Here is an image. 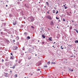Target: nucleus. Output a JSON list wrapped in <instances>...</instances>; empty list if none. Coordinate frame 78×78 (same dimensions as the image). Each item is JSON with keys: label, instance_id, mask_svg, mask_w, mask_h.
Listing matches in <instances>:
<instances>
[{"label": "nucleus", "instance_id": "9", "mask_svg": "<svg viewBox=\"0 0 78 78\" xmlns=\"http://www.w3.org/2000/svg\"><path fill=\"white\" fill-rule=\"evenodd\" d=\"M21 55H22V56H22V57H23V55H24V54H23V52H21Z\"/></svg>", "mask_w": 78, "mask_h": 78}, {"label": "nucleus", "instance_id": "32", "mask_svg": "<svg viewBox=\"0 0 78 78\" xmlns=\"http://www.w3.org/2000/svg\"><path fill=\"white\" fill-rule=\"evenodd\" d=\"M3 25H4V26H5V25H6V24L5 23H3Z\"/></svg>", "mask_w": 78, "mask_h": 78}, {"label": "nucleus", "instance_id": "56", "mask_svg": "<svg viewBox=\"0 0 78 78\" xmlns=\"http://www.w3.org/2000/svg\"><path fill=\"white\" fill-rule=\"evenodd\" d=\"M40 32H41V33H42V31H40Z\"/></svg>", "mask_w": 78, "mask_h": 78}, {"label": "nucleus", "instance_id": "22", "mask_svg": "<svg viewBox=\"0 0 78 78\" xmlns=\"http://www.w3.org/2000/svg\"><path fill=\"white\" fill-rule=\"evenodd\" d=\"M24 34L25 35H27V32H24Z\"/></svg>", "mask_w": 78, "mask_h": 78}, {"label": "nucleus", "instance_id": "39", "mask_svg": "<svg viewBox=\"0 0 78 78\" xmlns=\"http://www.w3.org/2000/svg\"><path fill=\"white\" fill-rule=\"evenodd\" d=\"M70 71L71 72H73V69H71V70H70Z\"/></svg>", "mask_w": 78, "mask_h": 78}, {"label": "nucleus", "instance_id": "26", "mask_svg": "<svg viewBox=\"0 0 78 78\" xmlns=\"http://www.w3.org/2000/svg\"><path fill=\"white\" fill-rule=\"evenodd\" d=\"M31 57H28V59H29V60H30V59H31Z\"/></svg>", "mask_w": 78, "mask_h": 78}, {"label": "nucleus", "instance_id": "20", "mask_svg": "<svg viewBox=\"0 0 78 78\" xmlns=\"http://www.w3.org/2000/svg\"><path fill=\"white\" fill-rule=\"evenodd\" d=\"M72 28V26H71L69 27V29L70 30H71Z\"/></svg>", "mask_w": 78, "mask_h": 78}, {"label": "nucleus", "instance_id": "7", "mask_svg": "<svg viewBox=\"0 0 78 78\" xmlns=\"http://www.w3.org/2000/svg\"><path fill=\"white\" fill-rule=\"evenodd\" d=\"M13 24V25H16V24H17V21H15L14 22Z\"/></svg>", "mask_w": 78, "mask_h": 78}, {"label": "nucleus", "instance_id": "16", "mask_svg": "<svg viewBox=\"0 0 78 78\" xmlns=\"http://www.w3.org/2000/svg\"><path fill=\"white\" fill-rule=\"evenodd\" d=\"M56 64V63H55V62H51V64Z\"/></svg>", "mask_w": 78, "mask_h": 78}, {"label": "nucleus", "instance_id": "13", "mask_svg": "<svg viewBox=\"0 0 78 78\" xmlns=\"http://www.w3.org/2000/svg\"><path fill=\"white\" fill-rule=\"evenodd\" d=\"M74 30H75L76 32L77 33H78V30H77L76 29H74Z\"/></svg>", "mask_w": 78, "mask_h": 78}, {"label": "nucleus", "instance_id": "6", "mask_svg": "<svg viewBox=\"0 0 78 78\" xmlns=\"http://www.w3.org/2000/svg\"><path fill=\"white\" fill-rule=\"evenodd\" d=\"M50 25H53V24H54V23H53V22L51 21L50 22Z\"/></svg>", "mask_w": 78, "mask_h": 78}, {"label": "nucleus", "instance_id": "49", "mask_svg": "<svg viewBox=\"0 0 78 78\" xmlns=\"http://www.w3.org/2000/svg\"><path fill=\"white\" fill-rule=\"evenodd\" d=\"M1 34H3V32H2L1 33Z\"/></svg>", "mask_w": 78, "mask_h": 78}, {"label": "nucleus", "instance_id": "24", "mask_svg": "<svg viewBox=\"0 0 78 78\" xmlns=\"http://www.w3.org/2000/svg\"><path fill=\"white\" fill-rule=\"evenodd\" d=\"M75 43H78V40H76L75 41Z\"/></svg>", "mask_w": 78, "mask_h": 78}, {"label": "nucleus", "instance_id": "59", "mask_svg": "<svg viewBox=\"0 0 78 78\" xmlns=\"http://www.w3.org/2000/svg\"><path fill=\"white\" fill-rule=\"evenodd\" d=\"M17 60H16V62H17Z\"/></svg>", "mask_w": 78, "mask_h": 78}, {"label": "nucleus", "instance_id": "25", "mask_svg": "<svg viewBox=\"0 0 78 78\" xmlns=\"http://www.w3.org/2000/svg\"><path fill=\"white\" fill-rule=\"evenodd\" d=\"M64 62H67V60H64Z\"/></svg>", "mask_w": 78, "mask_h": 78}, {"label": "nucleus", "instance_id": "10", "mask_svg": "<svg viewBox=\"0 0 78 78\" xmlns=\"http://www.w3.org/2000/svg\"><path fill=\"white\" fill-rule=\"evenodd\" d=\"M52 39V38H51V37H50L49 38V41H52V40H51Z\"/></svg>", "mask_w": 78, "mask_h": 78}, {"label": "nucleus", "instance_id": "14", "mask_svg": "<svg viewBox=\"0 0 78 78\" xmlns=\"http://www.w3.org/2000/svg\"><path fill=\"white\" fill-rule=\"evenodd\" d=\"M73 7H74V8L75 9V8H76V4H74L73 5Z\"/></svg>", "mask_w": 78, "mask_h": 78}, {"label": "nucleus", "instance_id": "44", "mask_svg": "<svg viewBox=\"0 0 78 78\" xmlns=\"http://www.w3.org/2000/svg\"><path fill=\"white\" fill-rule=\"evenodd\" d=\"M31 28H34V27L32 26H31Z\"/></svg>", "mask_w": 78, "mask_h": 78}, {"label": "nucleus", "instance_id": "40", "mask_svg": "<svg viewBox=\"0 0 78 78\" xmlns=\"http://www.w3.org/2000/svg\"><path fill=\"white\" fill-rule=\"evenodd\" d=\"M2 62H4V60L3 59H2Z\"/></svg>", "mask_w": 78, "mask_h": 78}, {"label": "nucleus", "instance_id": "42", "mask_svg": "<svg viewBox=\"0 0 78 78\" xmlns=\"http://www.w3.org/2000/svg\"><path fill=\"white\" fill-rule=\"evenodd\" d=\"M9 16L10 17H12V15L11 14H10Z\"/></svg>", "mask_w": 78, "mask_h": 78}, {"label": "nucleus", "instance_id": "37", "mask_svg": "<svg viewBox=\"0 0 78 78\" xmlns=\"http://www.w3.org/2000/svg\"><path fill=\"white\" fill-rule=\"evenodd\" d=\"M40 69H37V71H39V70H40Z\"/></svg>", "mask_w": 78, "mask_h": 78}, {"label": "nucleus", "instance_id": "62", "mask_svg": "<svg viewBox=\"0 0 78 78\" xmlns=\"http://www.w3.org/2000/svg\"><path fill=\"white\" fill-rule=\"evenodd\" d=\"M35 56H37V54H35Z\"/></svg>", "mask_w": 78, "mask_h": 78}, {"label": "nucleus", "instance_id": "48", "mask_svg": "<svg viewBox=\"0 0 78 78\" xmlns=\"http://www.w3.org/2000/svg\"><path fill=\"white\" fill-rule=\"evenodd\" d=\"M40 42V40H38V42Z\"/></svg>", "mask_w": 78, "mask_h": 78}, {"label": "nucleus", "instance_id": "5", "mask_svg": "<svg viewBox=\"0 0 78 78\" xmlns=\"http://www.w3.org/2000/svg\"><path fill=\"white\" fill-rule=\"evenodd\" d=\"M32 49H29L28 50V52H27V53H31L32 52Z\"/></svg>", "mask_w": 78, "mask_h": 78}, {"label": "nucleus", "instance_id": "15", "mask_svg": "<svg viewBox=\"0 0 78 78\" xmlns=\"http://www.w3.org/2000/svg\"><path fill=\"white\" fill-rule=\"evenodd\" d=\"M15 67H16V66L15 65H14L12 67V68L13 69H15Z\"/></svg>", "mask_w": 78, "mask_h": 78}, {"label": "nucleus", "instance_id": "36", "mask_svg": "<svg viewBox=\"0 0 78 78\" xmlns=\"http://www.w3.org/2000/svg\"><path fill=\"white\" fill-rule=\"evenodd\" d=\"M20 62H21V61L20 60L18 62V63H19V64H20Z\"/></svg>", "mask_w": 78, "mask_h": 78}, {"label": "nucleus", "instance_id": "61", "mask_svg": "<svg viewBox=\"0 0 78 78\" xmlns=\"http://www.w3.org/2000/svg\"><path fill=\"white\" fill-rule=\"evenodd\" d=\"M59 22H61V20H59Z\"/></svg>", "mask_w": 78, "mask_h": 78}, {"label": "nucleus", "instance_id": "11", "mask_svg": "<svg viewBox=\"0 0 78 78\" xmlns=\"http://www.w3.org/2000/svg\"><path fill=\"white\" fill-rule=\"evenodd\" d=\"M16 40H17V41H18L19 39V37H16Z\"/></svg>", "mask_w": 78, "mask_h": 78}, {"label": "nucleus", "instance_id": "55", "mask_svg": "<svg viewBox=\"0 0 78 78\" xmlns=\"http://www.w3.org/2000/svg\"><path fill=\"white\" fill-rule=\"evenodd\" d=\"M7 3H9V1H7Z\"/></svg>", "mask_w": 78, "mask_h": 78}, {"label": "nucleus", "instance_id": "23", "mask_svg": "<svg viewBox=\"0 0 78 78\" xmlns=\"http://www.w3.org/2000/svg\"><path fill=\"white\" fill-rule=\"evenodd\" d=\"M46 4L48 6V2H46Z\"/></svg>", "mask_w": 78, "mask_h": 78}, {"label": "nucleus", "instance_id": "38", "mask_svg": "<svg viewBox=\"0 0 78 78\" xmlns=\"http://www.w3.org/2000/svg\"><path fill=\"white\" fill-rule=\"evenodd\" d=\"M59 18H58V17H56V19H57V20H58V19H59Z\"/></svg>", "mask_w": 78, "mask_h": 78}, {"label": "nucleus", "instance_id": "60", "mask_svg": "<svg viewBox=\"0 0 78 78\" xmlns=\"http://www.w3.org/2000/svg\"><path fill=\"white\" fill-rule=\"evenodd\" d=\"M71 58H72V57H73V56H71Z\"/></svg>", "mask_w": 78, "mask_h": 78}, {"label": "nucleus", "instance_id": "47", "mask_svg": "<svg viewBox=\"0 0 78 78\" xmlns=\"http://www.w3.org/2000/svg\"><path fill=\"white\" fill-rule=\"evenodd\" d=\"M44 42H42V44H44Z\"/></svg>", "mask_w": 78, "mask_h": 78}, {"label": "nucleus", "instance_id": "52", "mask_svg": "<svg viewBox=\"0 0 78 78\" xmlns=\"http://www.w3.org/2000/svg\"><path fill=\"white\" fill-rule=\"evenodd\" d=\"M47 13H48V14H49V12H48H48H47Z\"/></svg>", "mask_w": 78, "mask_h": 78}, {"label": "nucleus", "instance_id": "31", "mask_svg": "<svg viewBox=\"0 0 78 78\" xmlns=\"http://www.w3.org/2000/svg\"><path fill=\"white\" fill-rule=\"evenodd\" d=\"M44 68H47V66L46 65V66H44Z\"/></svg>", "mask_w": 78, "mask_h": 78}, {"label": "nucleus", "instance_id": "43", "mask_svg": "<svg viewBox=\"0 0 78 78\" xmlns=\"http://www.w3.org/2000/svg\"><path fill=\"white\" fill-rule=\"evenodd\" d=\"M67 7H65V9H67Z\"/></svg>", "mask_w": 78, "mask_h": 78}, {"label": "nucleus", "instance_id": "4", "mask_svg": "<svg viewBox=\"0 0 78 78\" xmlns=\"http://www.w3.org/2000/svg\"><path fill=\"white\" fill-rule=\"evenodd\" d=\"M4 73L5 76V77H8V73Z\"/></svg>", "mask_w": 78, "mask_h": 78}, {"label": "nucleus", "instance_id": "50", "mask_svg": "<svg viewBox=\"0 0 78 78\" xmlns=\"http://www.w3.org/2000/svg\"><path fill=\"white\" fill-rule=\"evenodd\" d=\"M52 47H54V48H55V47H54V46H52Z\"/></svg>", "mask_w": 78, "mask_h": 78}, {"label": "nucleus", "instance_id": "30", "mask_svg": "<svg viewBox=\"0 0 78 78\" xmlns=\"http://www.w3.org/2000/svg\"><path fill=\"white\" fill-rule=\"evenodd\" d=\"M5 51H8V49H7V48H5Z\"/></svg>", "mask_w": 78, "mask_h": 78}, {"label": "nucleus", "instance_id": "46", "mask_svg": "<svg viewBox=\"0 0 78 78\" xmlns=\"http://www.w3.org/2000/svg\"><path fill=\"white\" fill-rule=\"evenodd\" d=\"M73 51H74V52L75 53V52H76V50H73Z\"/></svg>", "mask_w": 78, "mask_h": 78}, {"label": "nucleus", "instance_id": "51", "mask_svg": "<svg viewBox=\"0 0 78 78\" xmlns=\"http://www.w3.org/2000/svg\"><path fill=\"white\" fill-rule=\"evenodd\" d=\"M10 55H12V53H10Z\"/></svg>", "mask_w": 78, "mask_h": 78}, {"label": "nucleus", "instance_id": "1", "mask_svg": "<svg viewBox=\"0 0 78 78\" xmlns=\"http://www.w3.org/2000/svg\"><path fill=\"white\" fill-rule=\"evenodd\" d=\"M28 20L29 22H32L34 20V18L33 17H30L28 18Z\"/></svg>", "mask_w": 78, "mask_h": 78}, {"label": "nucleus", "instance_id": "29", "mask_svg": "<svg viewBox=\"0 0 78 78\" xmlns=\"http://www.w3.org/2000/svg\"><path fill=\"white\" fill-rule=\"evenodd\" d=\"M67 15H68V16H70V14L69 13H67Z\"/></svg>", "mask_w": 78, "mask_h": 78}, {"label": "nucleus", "instance_id": "3", "mask_svg": "<svg viewBox=\"0 0 78 78\" xmlns=\"http://www.w3.org/2000/svg\"><path fill=\"white\" fill-rule=\"evenodd\" d=\"M13 50H16L17 49V47L16 46H13Z\"/></svg>", "mask_w": 78, "mask_h": 78}, {"label": "nucleus", "instance_id": "18", "mask_svg": "<svg viewBox=\"0 0 78 78\" xmlns=\"http://www.w3.org/2000/svg\"><path fill=\"white\" fill-rule=\"evenodd\" d=\"M14 66H18V63H16L15 64H14Z\"/></svg>", "mask_w": 78, "mask_h": 78}, {"label": "nucleus", "instance_id": "12", "mask_svg": "<svg viewBox=\"0 0 78 78\" xmlns=\"http://www.w3.org/2000/svg\"><path fill=\"white\" fill-rule=\"evenodd\" d=\"M52 12H53V13L54 14H55V12H56V11L55 10H52Z\"/></svg>", "mask_w": 78, "mask_h": 78}, {"label": "nucleus", "instance_id": "57", "mask_svg": "<svg viewBox=\"0 0 78 78\" xmlns=\"http://www.w3.org/2000/svg\"><path fill=\"white\" fill-rule=\"evenodd\" d=\"M6 7H7V6H8V5H6Z\"/></svg>", "mask_w": 78, "mask_h": 78}, {"label": "nucleus", "instance_id": "53", "mask_svg": "<svg viewBox=\"0 0 78 78\" xmlns=\"http://www.w3.org/2000/svg\"><path fill=\"white\" fill-rule=\"evenodd\" d=\"M55 43H56V42H54V43H53V44H55Z\"/></svg>", "mask_w": 78, "mask_h": 78}, {"label": "nucleus", "instance_id": "41", "mask_svg": "<svg viewBox=\"0 0 78 78\" xmlns=\"http://www.w3.org/2000/svg\"><path fill=\"white\" fill-rule=\"evenodd\" d=\"M15 41H16L15 40H13V42H15Z\"/></svg>", "mask_w": 78, "mask_h": 78}, {"label": "nucleus", "instance_id": "63", "mask_svg": "<svg viewBox=\"0 0 78 78\" xmlns=\"http://www.w3.org/2000/svg\"><path fill=\"white\" fill-rule=\"evenodd\" d=\"M43 30H44L43 29H41V31H43Z\"/></svg>", "mask_w": 78, "mask_h": 78}, {"label": "nucleus", "instance_id": "21", "mask_svg": "<svg viewBox=\"0 0 78 78\" xmlns=\"http://www.w3.org/2000/svg\"><path fill=\"white\" fill-rule=\"evenodd\" d=\"M7 43H8V44H9L10 42H9V40H7Z\"/></svg>", "mask_w": 78, "mask_h": 78}, {"label": "nucleus", "instance_id": "45", "mask_svg": "<svg viewBox=\"0 0 78 78\" xmlns=\"http://www.w3.org/2000/svg\"><path fill=\"white\" fill-rule=\"evenodd\" d=\"M16 43L17 44H18V45H19V43L18 42Z\"/></svg>", "mask_w": 78, "mask_h": 78}, {"label": "nucleus", "instance_id": "54", "mask_svg": "<svg viewBox=\"0 0 78 78\" xmlns=\"http://www.w3.org/2000/svg\"><path fill=\"white\" fill-rule=\"evenodd\" d=\"M63 6H64V7H65V6H66L65 5H64Z\"/></svg>", "mask_w": 78, "mask_h": 78}, {"label": "nucleus", "instance_id": "8", "mask_svg": "<svg viewBox=\"0 0 78 78\" xmlns=\"http://www.w3.org/2000/svg\"><path fill=\"white\" fill-rule=\"evenodd\" d=\"M10 59H14V56H12L11 57H10Z\"/></svg>", "mask_w": 78, "mask_h": 78}, {"label": "nucleus", "instance_id": "64", "mask_svg": "<svg viewBox=\"0 0 78 78\" xmlns=\"http://www.w3.org/2000/svg\"><path fill=\"white\" fill-rule=\"evenodd\" d=\"M68 22H69V21H67V23H68Z\"/></svg>", "mask_w": 78, "mask_h": 78}, {"label": "nucleus", "instance_id": "19", "mask_svg": "<svg viewBox=\"0 0 78 78\" xmlns=\"http://www.w3.org/2000/svg\"><path fill=\"white\" fill-rule=\"evenodd\" d=\"M48 65H50V62L49 61L48 62Z\"/></svg>", "mask_w": 78, "mask_h": 78}, {"label": "nucleus", "instance_id": "35", "mask_svg": "<svg viewBox=\"0 0 78 78\" xmlns=\"http://www.w3.org/2000/svg\"><path fill=\"white\" fill-rule=\"evenodd\" d=\"M15 77H17V74H15Z\"/></svg>", "mask_w": 78, "mask_h": 78}, {"label": "nucleus", "instance_id": "58", "mask_svg": "<svg viewBox=\"0 0 78 78\" xmlns=\"http://www.w3.org/2000/svg\"><path fill=\"white\" fill-rule=\"evenodd\" d=\"M67 27H69V25H68L67 26Z\"/></svg>", "mask_w": 78, "mask_h": 78}, {"label": "nucleus", "instance_id": "17", "mask_svg": "<svg viewBox=\"0 0 78 78\" xmlns=\"http://www.w3.org/2000/svg\"><path fill=\"white\" fill-rule=\"evenodd\" d=\"M42 37L43 38H44V39L45 38V36H44V35H42Z\"/></svg>", "mask_w": 78, "mask_h": 78}, {"label": "nucleus", "instance_id": "2", "mask_svg": "<svg viewBox=\"0 0 78 78\" xmlns=\"http://www.w3.org/2000/svg\"><path fill=\"white\" fill-rule=\"evenodd\" d=\"M46 17L48 19H49V20H51V17L50 16H46Z\"/></svg>", "mask_w": 78, "mask_h": 78}, {"label": "nucleus", "instance_id": "28", "mask_svg": "<svg viewBox=\"0 0 78 78\" xmlns=\"http://www.w3.org/2000/svg\"><path fill=\"white\" fill-rule=\"evenodd\" d=\"M27 39H30V36L27 37Z\"/></svg>", "mask_w": 78, "mask_h": 78}, {"label": "nucleus", "instance_id": "27", "mask_svg": "<svg viewBox=\"0 0 78 78\" xmlns=\"http://www.w3.org/2000/svg\"><path fill=\"white\" fill-rule=\"evenodd\" d=\"M63 22H65V21H66V19H65L64 18H63Z\"/></svg>", "mask_w": 78, "mask_h": 78}, {"label": "nucleus", "instance_id": "34", "mask_svg": "<svg viewBox=\"0 0 78 78\" xmlns=\"http://www.w3.org/2000/svg\"><path fill=\"white\" fill-rule=\"evenodd\" d=\"M60 48H61L62 50H63V49H64V48H62V46H61Z\"/></svg>", "mask_w": 78, "mask_h": 78}, {"label": "nucleus", "instance_id": "33", "mask_svg": "<svg viewBox=\"0 0 78 78\" xmlns=\"http://www.w3.org/2000/svg\"><path fill=\"white\" fill-rule=\"evenodd\" d=\"M58 12H58V11H57V12H56V14H58Z\"/></svg>", "mask_w": 78, "mask_h": 78}]
</instances>
